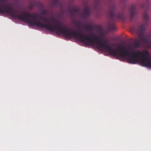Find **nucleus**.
<instances>
[{"mask_svg":"<svg viewBox=\"0 0 151 151\" xmlns=\"http://www.w3.org/2000/svg\"><path fill=\"white\" fill-rule=\"evenodd\" d=\"M80 40L89 45L98 48L105 52H108L117 58L126 60L129 63H139L143 66L151 68V59L147 58L148 53L147 51L142 52L137 51L134 54L130 55L128 53V52L112 50L110 47L106 46L104 43L94 41L93 39L85 38L83 40Z\"/></svg>","mask_w":151,"mask_h":151,"instance_id":"1","label":"nucleus"},{"mask_svg":"<svg viewBox=\"0 0 151 151\" xmlns=\"http://www.w3.org/2000/svg\"><path fill=\"white\" fill-rule=\"evenodd\" d=\"M27 23H29L30 25L31 26H36L38 27H45L46 29H48L52 31H55V29H54V28H52L51 27H47L46 26H45L42 24L40 22H27Z\"/></svg>","mask_w":151,"mask_h":151,"instance_id":"2","label":"nucleus"},{"mask_svg":"<svg viewBox=\"0 0 151 151\" xmlns=\"http://www.w3.org/2000/svg\"><path fill=\"white\" fill-rule=\"evenodd\" d=\"M58 33L59 35L62 34L65 37L67 38H70L72 37L73 36H75V34L73 33H71L68 31H61V33Z\"/></svg>","mask_w":151,"mask_h":151,"instance_id":"3","label":"nucleus"},{"mask_svg":"<svg viewBox=\"0 0 151 151\" xmlns=\"http://www.w3.org/2000/svg\"><path fill=\"white\" fill-rule=\"evenodd\" d=\"M0 12H1V13H2L3 12H2V11L1 10V11H0Z\"/></svg>","mask_w":151,"mask_h":151,"instance_id":"4","label":"nucleus"},{"mask_svg":"<svg viewBox=\"0 0 151 151\" xmlns=\"http://www.w3.org/2000/svg\"><path fill=\"white\" fill-rule=\"evenodd\" d=\"M0 1H1V0H0Z\"/></svg>","mask_w":151,"mask_h":151,"instance_id":"5","label":"nucleus"}]
</instances>
